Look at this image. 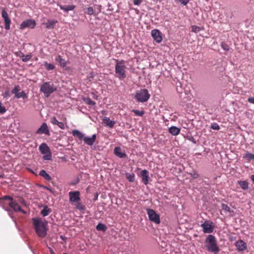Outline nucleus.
I'll return each mask as SVG.
<instances>
[{"label":"nucleus","instance_id":"13d9d810","mask_svg":"<svg viewBox=\"0 0 254 254\" xmlns=\"http://www.w3.org/2000/svg\"><path fill=\"white\" fill-rule=\"evenodd\" d=\"M106 111H102L101 112L102 114H103V115H106Z\"/></svg>","mask_w":254,"mask_h":254},{"label":"nucleus","instance_id":"423d86ee","mask_svg":"<svg viewBox=\"0 0 254 254\" xmlns=\"http://www.w3.org/2000/svg\"><path fill=\"white\" fill-rule=\"evenodd\" d=\"M150 95L148 92V90L146 89H141L136 92L135 95V98L140 102H145L149 98Z\"/></svg>","mask_w":254,"mask_h":254},{"label":"nucleus","instance_id":"1a4fd4ad","mask_svg":"<svg viewBox=\"0 0 254 254\" xmlns=\"http://www.w3.org/2000/svg\"><path fill=\"white\" fill-rule=\"evenodd\" d=\"M147 213L151 221L156 224H159L160 223V216L154 210L148 208L147 209Z\"/></svg>","mask_w":254,"mask_h":254},{"label":"nucleus","instance_id":"b1692460","mask_svg":"<svg viewBox=\"0 0 254 254\" xmlns=\"http://www.w3.org/2000/svg\"><path fill=\"white\" fill-rule=\"evenodd\" d=\"M169 132L173 135H177L180 133V129L176 127H171L169 129Z\"/></svg>","mask_w":254,"mask_h":254},{"label":"nucleus","instance_id":"f257e3e1","mask_svg":"<svg viewBox=\"0 0 254 254\" xmlns=\"http://www.w3.org/2000/svg\"><path fill=\"white\" fill-rule=\"evenodd\" d=\"M204 247L206 251L213 254H218L220 252L217 240L212 235H209L206 238L204 241Z\"/></svg>","mask_w":254,"mask_h":254},{"label":"nucleus","instance_id":"9d476101","mask_svg":"<svg viewBox=\"0 0 254 254\" xmlns=\"http://www.w3.org/2000/svg\"><path fill=\"white\" fill-rule=\"evenodd\" d=\"M36 25V21L32 19H27L23 21L20 25V29H24L26 28L33 29Z\"/></svg>","mask_w":254,"mask_h":254},{"label":"nucleus","instance_id":"c756f323","mask_svg":"<svg viewBox=\"0 0 254 254\" xmlns=\"http://www.w3.org/2000/svg\"><path fill=\"white\" fill-rule=\"evenodd\" d=\"M238 184L241 188L244 190H246L249 188V184L246 181H238Z\"/></svg>","mask_w":254,"mask_h":254},{"label":"nucleus","instance_id":"f8f14e48","mask_svg":"<svg viewBox=\"0 0 254 254\" xmlns=\"http://www.w3.org/2000/svg\"><path fill=\"white\" fill-rule=\"evenodd\" d=\"M151 36L153 39L158 43H160L162 41V36L161 32L158 29H154L151 31Z\"/></svg>","mask_w":254,"mask_h":254},{"label":"nucleus","instance_id":"412c9836","mask_svg":"<svg viewBox=\"0 0 254 254\" xmlns=\"http://www.w3.org/2000/svg\"><path fill=\"white\" fill-rule=\"evenodd\" d=\"M141 176L142 177V180L143 183L145 185H147L149 181V173L146 170H143L141 171L140 173Z\"/></svg>","mask_w":254,"mask_h":254},{"label":"nucleus","instance_id":"5701e85b","mask_svg":"<svg viewBox=\"0 0 254 254\" xmlns=\"http://www.w3.org/2000/svg\"><path fill=\"white\" fill-rule=\"evenodd\" d=\"M102 122L106 126L110 128H112L115 124V122L114 121L111 120L109 118L106 117H104L102 119Z\"/></svg>","mask_w":254,"mask_h":254},{"label":"nucleus","instance_id":"f03ea898","mask_svg":"<svg viewBox=\"0 0 254 254\" xmlns=\"http://www.w3.org/2000/svg\"><path fill=\"white\" fill-rule=\"evenodd\" d=\"M127 68L125 61L116 60L115 73L118 78L120 79H123L126 77Z\"/></svg>","mask_w":254,"mask_h":254},{"label":"nucleus","instance_id":"37998d69","mask_svg":"<svg viewBox=\"0 0 254 254\" xmlns=\"http://www.w3.org/2000/svg\"><path fill=\"white\" fill-rule=\"evenodd\" d=\"M51 123L54 125H57L58 124L59 121L57 120L56 117H53L51 119Z\"/></svg>","mask_w":254,"mask_h":254},{"label":"nucleus","instance_id":"603ef678","mask_svg":"<svg viewBox=\"0 0 254 254\" xmlns=\"http://www.w3.org/2000/svg\"><path fill=\"white\" fill-rule=\"evenodd\" d=\"M20 202L24 206H26V202L25 201V200L23 199V198H20Z\"/></svg>","mask_w":254,"mask_h":254},{"label":"nucleus","instance_id":"6e6552de","mask_svg":"<svg viewBox=\"0 0 254 254\" xmlns=\"http://www.w3.org/2000/svg\"><path fill=\"white\" fill-rule=\"evenodd\" d=\"M201 227L202 228L203 232L204 233H211L213 231L215 226L212 221L206 220L201 225Z\"/></svg>","mask_w":254,"mask_h":254},{"label":"nucleus","instance_id":"de8ad7c7","mask_svg":"<svg viewBox=\"0 0 254 254\" xmlns=\"http://www.w3.org/2000/svg\"><path fill=\"white\" fill-rule=\"evenodd\" d=\"M133 4L134 5H139L142 2L141 0H133Z\"/></svg>","mask_w":254,"mask_h":254},{"label":"nucleus","instance_id":"5fc2aeb1","mask_svg":"<svg viewBox=\"0 0 254 254\" xmlns=\"http://www.w3.org/2000/svg\"><path fill=\"white\" fill-rule=\"evenodd\" d=\"M60 238L64 241H65L66 240V237L62 235L60 236Z\"/></svg>","mask_w":254,"mask_h":254},{"label":"nucleus","instance_id":"2eb2a0df","mask_svg":"<svg viewBox=\"0 0 254 254\" xmlns=\"http://www.w3.org/2000/svg\"><path fill=\"white\" fill-rule=\"evenodd\" d=\"M55 61L59 63V65L63 67H65L67 64H69V62L68 61H66L59 55L56 56L55 58Z\"/></svg>","mask_w":254,"mask_h":254},{"label":"nucleus","instance_id":"4c0bfd02","mask_svg":"<svg viewBox=\"0 0 254 254\" xmlns=\"http://www.w3.org/2000/svg\"><path fill=\"white\" fill-rule=\"evenodd\" d=\"M21 54L22 56L21 57L22 58V60L23 62H27L31 58V56L30 55H24L22 53H21Z\"/></svg>","mask_w":254,"mask_h":254},{"label":"nucleus","instance_id":"473e14b6","mask_svg":"<svg viewBox=\"0 0 254 254\" xmlns=\"http://www.w3.org/2000/svg\"><path fill=\"white\" fill-rule=\"evenodd\" d=\"M20 88L19 85H16L11 90V93L15 95V97L16 98L17 95L18 94Z\"/></svg>","mask_w":254,"mask_h":254},{"label":"nucleus","instance_id":"79ce46f5","mask_svg":"<svg viewBox=\"0 0 254 254\" xmlns=\"http://www.w3.org/2000/svg\"><path fill=\"white\" fill-rule=\"evenodd\" d=\"M5 107L2 106V103L0 102V114H2L6 112Z\"/></svg>","mask_w":254,"mask_h":254},{"label":"nucleus","instance_id":"8fccbe9b","mask_svg":"<svg viewBox=\"0 0 254 254\" xmlns=\"http://www.w3.org/2000/svg\"><path fill=\"white\" fill-rule=\"evenodd\" d=\"M182 4L185 5H186L190 0H178Z\"/></svg>","mask_w":254,"mask_h":254},{"label":"nucleus","instance_id":"6ab92c4d","mask_svg":"<svg viewBox=\"0 0 254 254\" xmlns=\"http://www.w3.org/2000/svg\"><path fill=\"white\" fill-rule=\"evenodd\" d=\"M58 23L57 20H47L46 22H44L43 24L45 27L48 29H53L55 28L56 23Z\"/></svg>","mask_w":254,"mask_h":254},{"label":"nucleus","instance_id":"39448f33","mask_svg":"<svg viewBox=\"0 0 254 254\" xmlns=\"http://www.w3.org/2000/svg\"><path fill=\"white\" fill-rule=\"evenodd\" d=\"M56 90L57 88L53 83L46 82L41 86L40 90L44 93L45 97H49Z\"/></svg>","mask_w":254,"mask_h":254},{"label":"nucleus","instance_id":"0eeeda50","mask_svg":"<svg viewBox=\"0 0 254 254\" xmlns=\"http://www.w3.org/2000/svg\"><path fill=\"white\" fill-rule=\"evenodd\" d=\"M39 150L42 154H45L43 156L44 160H50L52 159L50 148L46 143H43L40 145Z\"/></svg>","mask_w":254,"mask_h":254},{"label":"nucleus","instance_id":"58836bf2","mask_svg":"<svg viewBox=\"0 0 254 254\" xmlns=\"http://www.w3.org/2000/svg\"><path fill=\"white\" fill-rule=\"evenodd\" d=\"M132 112H133L135 115L140 117H142L144 114V111L143 110L139 111L137 110H133Z\"/></svg>","mask_w":254,"mask_h":254},{"label":"nucleus","instance_id":"ea45409f","mask_svg":"<svg viewBox=\"0 0 254 254\" xmlns=\"http://www.w3.org/2000/svg\"><path fill=\"white\" fill-rule=\"evenodd\" d=\"M221 46L222 48L225 51H228L229 50V46L228 44H227L225 42H221Z\"/></svg>","mask_w":254,"mask_h":254},{"label":"nucleus","instance_id":"72a5a7b5","mask_svg":"<svg viewBox=\"0 0 254 254\" xmlns=\"http://www.w3.org/2000/svg\"><path fill=\"white\" fill-rule=\"evenodd\" d=\"M44 65L48 70H53L55 68V66L54 64H49L47 62H45Z\"/></svg>","mask_w":254,"mask_h":254},{"label":"nucleus","instance_id":"a878e982","mask_svg":"<svg viewBox=\"0 0 254 254\" xmlns=\"http://www.w3.org/2000/svg\"><path fill=\"white\" fill-rule=\"evenodd\" d=\"M72 134L74 136L77 137L79 139H83L84 137L81 132L76 129L72 130Z\"/></svg>","mask_w":254,"mask_h":254},{"label":"nucleus","instance_id":"dca6fc26","mask_svg":"<svg viewBox=\"0 0 254 254\" xmlns=\"http://www.w3.org/2000/svg\"><path fill=\"white\" fill-rule=\"evenodd\" d=\"M96 139V135L93 134L91 137L84 136L83 140L84 142L88 145L92 146L94 144Z\"/></svg>","mask_w":254,"mask_h":254},{"label":"nucleus","instance_id":"20e7f679","mask_svg":"<svg viewBox=\"0 0 254 254\" xmlns=\"http://www.w3.org/2000/svg\"><path fill=\"white\" fill-rule=\"evenodd\" d=\"M1 200H4V203L8 204L14 211L16 212L20 211L24 214L26 213V212L21 209L20 206H19V205L15 201H13V199L12 197L5 195L1 198H0V201Z\"/></svg>","mask_w":254,"mask_h":254},{"label":"nucleus","instance_id":"cd10ccee","mask_svg":"<svg viewBox=\"0 0 254 254\" xmlns=\"http://www.w3.org/2000/svg\"><path fill=\"white\" fill-rule=\"evenodd\" d=\"M39 175L44 178L47 181H51L52 178L51 176L47 173V172L44 170H42L40 171L39 173Z\"/></svg>","mask_w":254,"mask_h":254},{"label":"nucleus","instance_id":"7ed1b4c3","mask_svg":"<svg viewBox=\"0 0 254 254\" xmlns=\"http://www.w3.org/2000/svg\"><path fill=\"white\" fill-rule=\"evenodd\" d=\"M33 221L37 234L41 238L45 237L47 234V223L36 219H33Z\"/></svg>","mask_w":254,"mask_h":254},{"label":"nucleus","instance_id":"aec40b11","mask_svg":"<svg viewBox=\"0 0 254 254\" xmlns=\"http://www.w3.org/2000/svg\"><path fill=\"white\" fill-rule=\"evenodd\" d=\"M114 154L121 158H124L127 157L125 151H123L120 147H116L114 150Z\"/></svg>","mask_w":254,"mask_h":254},{"label":"nucleus","instance_id":"a211bd4d","mask_svg":"<svg viewBox=\"0 0 254 254\" xmlns=\"http://www.w3.org/2000/svg\"><path fill=\"white\" fill-rule=\"evenodd\" d=\"M98 10L96 12L93 8L92 7H87V8H85L84 9V12L88 14V15H93V14H95V15H97L99 12H100L101 11V5H98Z\"/></svg>","mask_w":254,"mask_h":254},{"label":"nucleus","instance_id":"49530a36","mask_svg":"<svg viewBox=\"0 0 254 254\" xmlns=\"http://www.w3.org/2000/svg\"><path fill=\"white\" fill-rule=\"evenodd\" d=\"M95 76V73L93 72H91L89 73V74L87 75V78L91 80V79L93 78V77Z\"/></svg>","mask_w":254,"mask_h":254},{"label":"nucleus","instance_id":"e433bc0d","mask_svg":"<svg viewBox=\"0 0 254 254\" xmlns=\"http://www.w3.org/2000/svg\"><path fill=\"white\" fill-rule=\"evenodd\" d=\"M27 95L25 93V92L24 91H22L21 92H19L18 94L17 95L16 98L19 99L20 98H22L23 99H26L27 98Z\"/></svg>","mask_w":254,"mask_h":254},{"label":"nucleus","instance_id":"3c124183","mask_svg":"<svg viewBox=\"0 0 254 254\" xmlns=\"http://www.w3.org/2000/svg\"><path fill=\"white\" fill-rule=\"evenodd\" d=\"M10 96V93L8 91H5L3 94V96L5 98L9 97Z\"/></svg>","mask_w":254,"mask_h":254},{"label":"nucleus","instance_id":"393cba45","mask_svg":"<svg viewBox=\"0 0 254 254\" xmlns=\"http://www.w3.org/2000/svg\"><path fill=\"white\" fill-rule=\"evenodd\" d=\"M60 7L62 10L64 11L68 12V11L73 10L75 8V6L74 5H60Z\"/></svg>","mask_w":254,"mask_h":254},{"label":"nucleus","instance_id":"a19ab883","mask_svg":"<svg viewBox=\"0 0 254 254\" xmlns=\"http://www.w3.org/2000/svg\"><path fill=\"white\" fill-rule=\"evenodd\" d=\"M189 174L194 179H196L199 177V174L196 171H192L191 173H190Z\"/></svg>","mask_w":254,"mask_h":254},{"label":"nucleus","instance_id":"c03bdc74","mask_svg":"<svg viewBox=\"0 0 254 254\" xmlns=\"http://www.w3.org/2000/svg\"><path fill=\"white\" fill-rule=\"evenodd\" d=\"M211 128L215 130H219L220 129V127L219 125L216 123H214L211 125Z\"/></svg>","mask_w":254,"mask_h":254},{"label":"nucleus","instance_id":"4be33fe9","mask_svg":"<svg viewBox=\"0 0 254 254\" xmlns=\"http://www.w3.org/2000/svg\"><path fill=\"white\" fill-rule=\"evenodd\" d=\"M49 130L46 123H43L40 128H39L36 131V133H45L49 134Z\"/></svg>","mask_w":254,"mask_h":254},{"label":"nucleus","instance_id":"4d7b16f0","mask_svg":"<svg viewBox=\"0 0 254 254\" xmlns=\"http://www.w3.org/2000/svg\"><path fill=\"white\" fill-rule=\"evenodd\" d=\"M93 98L94 99H97V96L95 94H94V96H93Z\"/></svg>","mask_w":254,"mask_h":254},{"label":"nucleus","instance_id":"c85d7f7f","mask_svg":"<svg viewBox=\"0 0 254 254\" xmlns=\"http://www.w3.org/2000/svg\"><path fill=\"white\" fill-rule=\"evenodd\" d=\"M51 212V209H50L47 205H46L44 207L43 209L41 211V214L43 216H46L48 215Z\"/></svg>","mask_w":254,"mask_h":254},{"label":"nucleus","instance_id":"ddd939ff","mask_svg":"<svg viewBox=\"0 0 254 254\" xmlns=\"http://www.w3.org/2000/svg\"><path fill=\"white\" fill-rule=\"evenodd\" d=\"M222 210L221 211V214H227L228 213H229V216L230 217H233L235 215V212L234 210H231L230 208L228 206L227 204L222 203L221 204Z\"/></svg>","mask_w":254,"mask_h":254},{"label":"nucleus","instance_id":"9b49d317","mask_svg":"<svg viewBox=\"0 0 254 254\" xmlns=\"http://www.w3.org/2000/svg\"><path fill=\"white\" fill-rule=\"evenodd\" d=\"M80 194V193L79 191L69 192L68 195L69 201L71 203V204L81 200Z\"/></svg>","mask_w":254,"mask_h":254},{"label":"nucleus","instance_id":"f3484780","mask_svg":"<svg viewBox=\"0 0 254 254\" xmlns=\"http://www.w3.org/2000/svg\"><path fill=\"white\" fill-rule=\"evenodd\" d=\"M235 246L239 252L244 251L247 248V244L241 240L237 241L235 243Z\"/></svg>","mask_w":254,"mask_h":254},{"label":"nucleus","instance_id":"864d4df0","mask_svg":"<svg viewBox=\"0 0 254 254\" xmlns=\"http://www.w3.org/2000/svg\"><path fill=\"white\" fill-rule=\"evenodd\" d=\"M248 101L251 103L254 104V97L249 98Z\"/></svg>","mask_w":254,"mask_h":254},{"label":"nucleus","instance_id":"2f4dec72","mask_svg":"<svg viewBox=\"0 0 254 254\" xmlns=\"http://www.w3.org/2000/svg\"><path fill=\"white\" fill-rule=\"evenodd\" d=\"M243 157L246 158L248 161H250L254 160V154L247 152L245 155H244Z\"/></svg>","mask_w":254,"mask_h":254},{"label":"nucleus","instance_id":"bb28decb","mask_svg":"<svg viewBox=\"0 0 254 254\" xmlns=\"http://www.w3.org/2000/svg\"><path fill=\"white\" fill-rule=\"evenodd\" d=\"M72 204L75 206L76 209L80 211H83L85 209V206L81 203L80 201L75 202Z\"/></svg>","mask_w":254,"mask_h":254},{"label":"nucleus","instance_id":"6e6d98bb","mask_svg":"<svg viewBox=\"0 0 254 254\" xmlns=\"http://www.w3.org/2000/svg\"><path fill=\"white\" fill-rule=\"evenodd\" d=\"M251 179H252V180L253 182H254V175H252V176H251Z\"/></svg>","mask_w":254,"mask_h":254},{"label":"nucleus","instance_id":"4468645a","mask_svg":"<svg viewBox=\"0 0 254 254\" xmlns=\"http://www.w3.org/2000/svg\"><path fill=\"white\" fill-rule=\"evenodd\" d=\"M1 16L4 20L5 29L9 30L10 29L11 20L8 17L7 12L5 10H2L1 12Z\"/></svg>","mask_w":254,"mask_h":254},{"label":"nucleus","instance_id":"7c9ffc66","mask_svg":"<svg viewBox=\"0 0 254 254\" xmlns=\"http://www.w3.org/2000/svg\"><path fill=\"white\" fill-rule=\"evenodd\" d=\"M126 176L128 181L130 182H133L135 179V175L133 173H127Z\"/></svg>","mask_w":254,"mask_h":254},{"label":"nucleus","instance_id":"f704fd0d","mask_svg":"<svg viewBox=\"0 0 254 254\" xmlns=\"http://www.w3.org/2000/svg\"><path fill=\"white\" fill-rule=\"evenodd\" d=\"M83 101L85 103L89 105L94 106L96 104V103L89 98H84L83 99Z\"/></svg>","mask_w":254,"mask_h":254},{"label":"nucleus","instance_id":"a18cd8bd","mask_svg":"<svg viewBox=\"0 0 254 254\" xmlns=\"http://www.w3.org/2000/svg\"><path fill=\"white\" fill-rule=\"evenodd\" d=\"M57 125L62 129H64L65 128V125L63 122H59Z\"/></svg>","mask_w":254,"mask_h":254},{"label":"nucleus","instance_id":"09e8293b","mask_svg":"<svg viewBox=\"0 0 254 254\" xmlns=\"http://www.w3.org/2000/svg\"><path fill=\"white\" fill-rule=\"evenodd\" d=\"M192 31L194 32L199 31L200 30V27L196 26H192Z\"/></svg>","mask_w":254,"mask_h":254},{"label":"nucleus","instance_id":"c9c22d12","mask_svg":"<svg viewBox=\"0 0 254 254\" xmlns=\"http://www.w3.org/2000/svg\"><path fill=\"white\" fill-rule=\"evenodd\" d=\"M96 229L98 231H105L107 229V227L104 224L99 223L96 226Z\"/></svg>","mask_w":254,"mask_h":254}]
</instances>
